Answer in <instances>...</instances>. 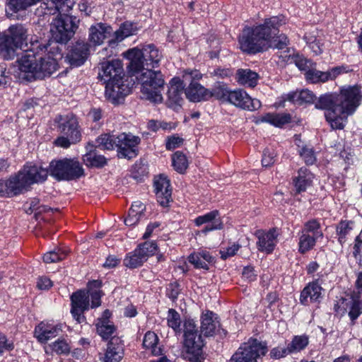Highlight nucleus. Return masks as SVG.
I'll return each mask as SVG.
<instances>
[{
  "label": "nucleus",
  "instance_id": "nucleus-47",
  "mask_svg": "<svg viewBox=\"0 0 362 362\" xmlns=\"http://www.w3.org/2000/svg\"><path fill=\"white\" fill-rule=\"evenodd\" d=\"M117 135L104 134L96 139L98 146L103 150H112L117 148Z\"/></svg>",
  "mask_w": 362,
  "mask_h": 362
},
{
  "label": "nucleus",
  "instance_id": "nucleus-54",
  "mask_svg": "<svg viewBox=\"0 0 362 362\" xmlns=\"http://www.w3.org/2000/svg\"><path fill=\"white\" fill-rule=\"evenodd\" d=\"M65 256L66 254L61 249H57L45 254L43 261L47 264L54 263L62 260L65 258Z\"/></svg>",
  "mask_w": 362,
  "mask_h": 362
},
{
  "label": "nucleus",
  "instance_id": "nucleus-36",
  "mask_svg": "<svg viewBox=\"0 0 362 362\" xmlns=\"http://www.w3.org/2000/svg\"><path fill=\"white\" fill-rule=\"evenodd\" d=\"M188 260L195 268L208 269V265L212 262L213 257L209 252L202 250L191 254Z\"/></svg>",
  "mask_w": 362,
  "mask_h": 362
},
{
  "label": "nucleus",
  "instance_id": "nucleus-50",
  "mask_svg": "<svg viewBox=\"0 0 362 362\" xmlns=\"http://www.w3.org/2000/svg\"><path fill=\"white\" fill-rule=\"evenodd\" d=\"M96 328L98 334L104 340L112 339V335L115 331V327L112 322H105V321H98Z\"/></svg>",
  "mask_w": 362,
  "mask_h": 362
},
{
  "label": "nucleus",
  "instance_id": "nucleus-21",
  "mask_svg": "<svg viewBox=\"0 0 362 362\" xmlns=\"http://www.w3.org/2000/svg\"><path fill=\"white\" fill-rule=\"evenodd\" d=\"M278 235L275 228L270 229L267 232L263 230L257 231L256 236L258 238L257 242L258 250L267 254L272 253L277 243Z\"/></svg>",
  "mask_w": 362,
  "mask_h": 362
},
{
  "label": "nucleus",
  "instance_id": "nucleus-10",
  "mask_svg": "<svg viewBox=\"0 0 362 362\" xmlns=\"http://www.w3.org/2000/svg\"><path fill=\"white\" fill-rule=\"evenodd\" d=\"M55 122L58 132L62 134L54 141L56 146L67 148L71 144L81 141V134L75 115L71 113L58 115L55 118Z\"/></svg>",
  "mask_w": 362,
  "mask_h": 362
},
{
  "label": "nucleus",
  "instance_id": "nucleus-6",
  "mask_svg": "<svg viewBox=\"0 0 362 362\" xmlns=\"http://www.w3.org/2000/svg\"><path fill=\"white\" fill-rule=\"evenodd\" d=\"M101 285L100 281L93 280L88 283L87 291H78L71 295V313L77 322L82 323L85 321L83 313L90 308V297L91 298L90 308H95L100 305Z\"/></svg>",
  "mask_w": 362,
  "mask_h": 362
},
{
  "label": "nucleus",
  "instance_id": "nucleus-4",
  "mask_svg": "<svg viewBox=\"0 0 362 362\" xmlns=\"http://www.w3.org/2000/svg\"><path fill=\"white\" fill-rule=\"evenodd\" d=\"M28 29L25 25L16 23L8 29L0 33V55L5 59H13L17 49H23L25 53L29 52Z\"/></svg>",
  "mask_w": 362,
  "mask_h": 362
},
{
  "label": "nucleus",
  "instance_id": "nucleus-23",
  "mask_svg": "<svg viewBox=\"0 0 362 362\" xmlns=\"http://www.w3.org/2000/svg\"><path fill=\"white\" fill-rule=\"evenodd\" d=\"M344 69L343 66H336L327 71L311 69L305 72V78L308 81L313 83H325L327 81L335 79L342 73Z\"/></svg>",
  "mask_w": 362,
  "mask_h": 362
},
{
  "label": "nucleus",
  "instance_id": "nucleus-1",
  "mask_svg": "<svg viewBox=\"0 0 362 362\" xmlns=\"http://www.w3.org/2000/svg\"><path fill=\"white\" fill-rule=\"evenodd\" d=\"M62 50L56 43L44 44L30 39V49L18 62L20 80L33 81L49 77L59 69Z\"/></svg>",
  "mask_w": 362,
  "mask_h": 362
},
{
  "label": "nucleus",
  "instance_id": "nucleus-18",
  "mask_svg": "<svg viewBox=\"0 0 362 362\" xmlns=\"http://www.w3.org/2000/svg\"><path fill=\"white\" fill-rule=\"evenodd\" d=\"M357 291H354L350 300L346 303L348 315L352 324L362 314V272L358 274L356 280Z\"/></svg>",
  "mask_w": 362,
  "mask_h": 362
},
{
  "label": "nucleus",
  "instance_id": "nucleus-42",
  "mask_svg": "<svg viewBox=\"0 0 362 362\" xmlns=\"http://www.w3.org/2000/svg\"><path fill=\"white\" fill-rule=\"evenodd\" d=\"M145 262V257L136 248L133 252L128 253L124 259V266L129 269L141 267Z\"/></svg>",
  "mask_w": 362,
  "mask_h": 362
},
{
  "label": "nucleus",
  "instance_id": "nucleus-39",
  "mask_svg": "<svg viewBox=\"0 0 362 362\" xmlns=\"http://www.w3.org/2000/svg\"><path fill=\"white\" fill-rule=\"evenodd\" d=\"M8 180L13 196L21 194L29 189L19 172L16 175L10 177Z\"/></svg>",
  "mask_w": 362,
  "mask_h": 362
},
{
  "label": "nucleus",
  "instance_id": "nucleus-31",
  "mask_svg": "<svg viewBox=\"0 0 362 362\" xmlns=\"http://www.w3.org/2000/svg\"><path fill=\"white\" fill-rule=\"evenodd\" d=\"M60 330L58 325L42 322L35 329V337L40 343H46L48 340L57 337Z\"/></svg>",
  "mask_w": 362,
  "mask_h": 362
},
{
  "label": "nucleus",
  "instance_id": "nucleus-56",
  "mask_svg": "<svg viewBox=\"0 0 362 362\" xmlns=\"http://www.w3.org/2000/svg\"><path fill=\"white\" fill-rule=\"evenodd\" d=\"M183 144V139L177 135H173L167 137L165 141V148L172 151L176 148L180 147Z\"/></svg>",
  "mask_w": 362,
  "mask_h": 362
},
{
  "label": "nucleus",
  "instance_id": "nucleus-5",
  "mask_svg": "<svg viewBox=\"0 0 362 362\" xmlns=\"http://www.w3.org/2000/svg\"><path fill=\"white\" fill-rule=\"evenodd\" d=\"M340 107L325 112L326 120L333 129H342L345 126L347 117L352 115L359 106L362 98L360 89L344 90Z\"/></svg>",
  "mask_w": 362,
  "mask_h": 362
},
{
  "label": "nucleus",
  "instance_id": "nucleus-26",
  "mask_svg": "<svg viewBox=\"0 0 362 362\" xmlns=\"http://www.w3.org/2000/svg\"><path fill=\"white\" fill-rule=\"evenodd\" d=\"M201 332L206 337L215 335L220 329L218 316L212 311L206 310L201 315Z\"/></svg>",
  "mask_w": 362,
  "mask_h": 362
},
{
  "label": "nucleus",
  "instance_id": "nucleus-33",
  "mask_svg": "<svg viewBox=\"0 0 362 362\" xmlns=\"http://www.w3.org/2000/svg\"><path fill=\"white\" fill-rule=\"evenodd\" d=\"M93 144H88L86 147L88 152L83 155V161L89 168H103L106 165L107 160L104 156L98 154L93 151Z\"/></svg>",
  "mask_w": 362,
  "mask_h": 362
},
{
  "label": "nucleus",
  "instance_id": "nucleus-32",
  "mask_svg": "<svg viewBox=\"0 0 362 362\" xmlns=\"http://www.w3.org/2000/svg\"><path fill=\"white\" fill-rule=\"evenodd\" d=\"M123 346L119 338L113 337L107 344L103 361L104 362H119L123 357Z\"/></svg>",
  "mask_w": 362,
  "mask_h": 362
},
{
  "label": "nucleus",
  "instance_id": "nucleus-14",
  "mask_svg": "<svg viewBox=\"0 0 362 362\" xmlns=\"http://www.w3.org/2000/svg\"><path fill=\"white\" fill-rule=\"evenodd\" d=\"M202 76L203 74L197 69H186L183 71V81L189 83L185 89V94L191 102L197 103L211 98V90L197 82Z\"/></svg>",
  "mask_w": 362,
  "mask_h": 362
},
{
  "label": "nucleus",
  "instance_id": "nucleus-3",
  "mask_svg": "<svg viewBox=\"0 0 362 362\" xmlns=\"http://www.w3.org/2000/svg\"><path fill=\"white\" fill-rule=\"evenodd\" d=\"M100 79L105 84V96L112 103H117L131 93V87L123 80L122 61L112 59L100 64Z\"/></svg>",
  "mask_w": 362,
  "mask_h": 362
},
{
  "label": "nucleus",
  "instance_id": "nucleus-12",
  "mask_svg": "<svg viewBox=\"0 0 362 362\" xmlns=\"http://www.w3.org/2000/svg\"><path fill=\"white\" fill-rule=\"evenodd\" d=\"M50 175L57 180H73L84 175V170L77 159L64 158L49 164Z\"/></svg>",
  "mask_w": 362,
  "mask_h": 362
},
{
  "label": "nucleus",
  "instance_id": "nucleus-38",
  "mask_svg": "<svg viewBox=\"0 0 362 362\" xmlns=\"http://www.w3.org/2000/svg\"><path fill=\"white\" fill-rule=\"evenodd\" d=\"M295 142L296 145L298 148L300 156L305 160V163L308 165H313L316 160V157L313 148L307 145H303L298 135L295 136Z\"/></svg>",
  "mask_w": 362,
  "mask_h": 362
},
{
  "label": "nucleus",
  "instance_id": "nucleus-41",
  "mask_svg": "<svg viewBox=\"0 0 362 362\" xmlns=\"http://www.w3.org/2000/svg\"><path fill=\"white\" fill-rule=\"evenodd\" d=\"M278 31L276 33H272L270 37H269V48L278 49H286V54L284 56L281 55L280 57H282L284 59H286L287 57H290L289 51L288 50L287 45L288 40L287 37L285 35H280L279 37H275L277 34Z\"/></svg>",
  "mask_w": 362,
  "mask_h": 362
},
{
  "label": "nucleus",
  "instance_id": "nucleus-16",
  "mask_svg": "<svg viewBox=\"0 0 362 362\" xmlns=\"http://www.w3.org/2000/svg\"><path fill=\"white\" fill-rule=\"evenodd\" d=\"M117 156L121 158L132 159L139 154L141 138L132 133L123 132L117 135Z\"/></svg>",
  "mask_w": 362,
  "mask_h": 362
},
{
  "label": "nucleus",
  "instance_id": "nucleus-22",
  "mask_svg": "<svg viewBox=\"0 0 362 362\" xmlns=\"http://www.w3.org/2000/svg\"><path fill=\"white\" fill-rule=\"evenodd\" d=\"M89 48L90 45L88 42H76L67 54L66 61L74 66H81L87 59L89 54Z\"/></svg>",
  "mask_w": 362,
  "mask_h": 362
},
{
  "label": "nucleus",
  "instance_id": "nucleus-55",
  "mask_svg": "<svg viewBox=\"0 0 362 362\" xmlns=\"http://www.w3.org/2000/svg\"><path fill=\"white\" fill-rule=\"evenodd\" d=\"M289 354H291V353L288 345L286 346H278L274 347L269 353L270 357L274 359H279Z\"/></svg>",
  "mask_w": 362,
  "mask_h": 362
},
{
  "label": "nucleus",
  "instance_id": "nucleus-8",
  "mask_svg": "<svg viewBox=\"0 0 362 362\" xmlns=\"http://www.w3.org/2000/svg\"><path fill=\"white\" fill-rule=\"evenodd\" d=\"M40 0H6V12L8 13H16L20 11L25 10L28 7L35 5ZM74 6L72 0H42L40 8L45 15H54L68 13Z\"/></svg>",
  "mask_w": 362,
  "mask_h": 362
},
{
  "label": "nucleus",
  "instance_id": "nucleus-24",
  "mask_svg": "<svg viewBox=\"0 0 362 362\" xmlns=\"http://www.w3.org/2000/svg\"><path fill=\"white\" fill-rule=\"evenodd\" d=\"M194 223L197 226H200L203 224L207 225L199 233L206 234L209 231L214 230L221 229L223 227V223L220 219L219 213L217 210H214L206 213L202 216H199L194 219Z\"/></svg>",
  "mask_w": 362,
  "mask_h": 362
},
{
  "label": "nucleus",
  "instance_id": "nucleus-19",
  "mask_svg": "<svg viewBox=\"0 0 362 362\" xmlns=\"http://www.w3.org/2000/svg\"><path fill=\"white\" fill-rule=\"evenodd\" d=\"M19 173L29 188L32 185L46 180L48 175L45 168L32 163L25 164Z\"/></svg>",
  "mask_w": 362,
  "mask_h": 362
},
{
  "label": "nucleus",
  "instance_id": "nucleus-35",
  "mask_svg": "<svg viewBox=\"0 0 362 362\" xmlns=\"http://www.w3.org/2000/svg\"><path fill=\"white\" fill-rule=\"evenodd\" d=\"M313 175L307 169L301 168L298 172V176L293 179L294 186L297 193L306 190L312 183Z\"/></svg>",
  "mask_w": 362,
  "mask_h": 362
},
{
  "label": "nucleus",
  "instance_id": "nucleus-57",
  "mask_svg": "<svg viewBox=\"0 0 362 362\" xmlns=\"http://www.w3.org/2000/svg\"><path fill=\"white\" fill-rule=\"evenodd\" d=\"M226 89L225 83L223 82L217 81L211 90V98L215 97L218 99H222L226 95Z\"/></svg>",
  "mask_w": 362,
  "mask_h": 362
},
{
  "label": "nucleus",
  "instance_id": "nucleus-27",
  "mask_svg": "<svg viewBox=\"0 0 362 362\" xmlns=\"http://www.w3.org/2000/svg\"><path fill=\"white\" fill-rule=\"evenodd\" d=\"M155 192L158 202L166 206L171 200L172 190L169 180L166 176L160 175L154 180Z\"/></svg>",
  "mask_w": 362,
  "mask_h": 362
},
{
  "label": "nucleus",
  "instance_id": "nucleus-48",
  "mask_svg": "<svg viewBox=\"0 0 362 362\" xmlns=\"http://www.w3.org/2000/svg\"><path fill=\"white\" fill-rule=\"evenodd\" d=\"M318 238L315 236L307 234L301 231V235L299 238V252L305 253L310 250L315 245L316 241Z\"/></svg>",
  "mask_w": 362,
  "mask_h": 362
},
{
  "label": "nucleus",
  "instance_id": "nucleus-25",
  "mask_svg": "<svg viewBox=\"0 0 362 362\" xmlns=\"http://www.w3.org/2000/svg\"><path fill=\"white\" fill-rule=\"evenodd\" d=\"M112 32V28L103 23L92 25L88 30V41L94 46L101 45Z\"/></svg>",
  "mask_w": 362,
  "mask_h": 362
},
{
  "label": "nucleus",
  "instance_id": "nucleus-37",
  "mask_svg": "<svg viewBox=\"0 0 362 362\" xmlns=\"http://www.w3.org/2000/svg\"><path fill=\"white\" fill-rule=\"evenodd\" d=\"M136 31V26L129 22L124 23L115 32V39L109 41V46H113L118 42L122 41L126 37L132 35Z\"/></svg>",
  "mask_w": 362,
  "mask_h": 362
},
{
  "label": "nucleus",
  "instance_id": "nucleus-53",
  "mask_svg": "<svg viewBox=\"0 0 362 362\" xmlns=\"http://www.w3.org/2000/svg\"><path fill=\"white\" fill-rule=\"evenodd\" d=\"M157 248L158 247L156 243L145 242L144 243L139 245L136 249L139 250L140 253L145 257V260L146 261L150 256L155 254Z\"/></svg>",
  "mask_w": 362,
  "mask_h": 362
},
{
  "label": "nucleus",
  "instance_id": "nucleus-49",
  "mask_svg": "<svg viewBox=\"0 0 362 362\" xmlns=\"http://www.w3.org/2000/svg\"><path fill=\"white\" fill-rule=\"evenodd\" d=\"M173 166L179 173L185 172L188 167V160L186 156L181 151H176L172 157Z\"/></svg>",
  "mask_w": 362,
  "mask_h": 362
},
{
  "label": "nucleus",
  "instance_id": "nucleus-2",
  "mask_svg": "<svg viewBox=\"0 0 362 362\" xmlns=\"http://www.w3.org/2000/svg\"><path fill=\"white\" fill-rule=\"evenodd\" d=\"M284 23L283 16H272L265 19L263 24L245 28L239 39L240 49L250 54L267 50L270 35L279 31V27Z\"/></svg>",
  "mask_w": 362,
  "mask_h": 362
},
{
  "label": "nucleus",
  "instance_id": "nucleus-60",
  "mask_svg": "<svg viewBox=\"0 0 362 362\" xmlns=\"http://www.w3.org/2000/svg\"><path fill=\"white\" fill-rule=\"evenodd\" d=\"M14 345L12 341H8L6 336L0 334V356L6 351L13 349Z\"/></svg>",
  "mask_w": 362,
  "mask_h": 362
},
{
  "label": "nucleus",
  "instance_id": "nucleus-30",
  "mask_svg": "<svg viewBox=\"0 0 362 362\" xmlns=\"http://www.w3.org/2000/svg\"><path fill=\"white\" fill-rule=\"evenodd\" d=\"M291 116L288 113H267L256 118L255 123H268L276 127L281 128L285 124L290 123Z\"/></svg>",
  "mask_w": 362,
  "mask_h": 362
},
{
  "label": "nucleus",
  "instance_id": "nucleus-46",
  "mask_svg": "<svg viewBox=\"0 0 362 362\" xmlns=\"http://www.w3.org/2000/svg\"><path fill=\"white\" fill-rule=\"evenodd\" d=\"M309 344V338L307 335H296L292 338L288 346L292 354L298 353L304 350Z\"/></svg>",
  "mask_w": 362,
  "mask_h": 362
},
{
  "label": "nucleus",
  "instance_id": "nucleus-51",
  "mask_svg": "<svg viewBox=\"0 0 362 362\" xmlns=\"http://www.w3.org/2000/svg\"><path fill=\"white\" fill-rule=\"evenodd\" d=\"M320 228V223L316 219H312L304 224L302 231L307 234L312 233V235L319 238L323 237Z\"/></svg>",
  "mask_w": 362,
  "mask_h": 362
},
{
  "label": "nucleus",
  "instance_id": "nucleus-17",
  "mask_svg": "<svg viewBox=\"0 0 362 362\" xmlns=\"http://www.w3.org/2000/svg\"><path fill=\"white\" fill-rule=\"evenodd\" d=\"M228 102L240 109L255 111L261 107V102L257 98H252L245 90L238 88L228 90Z\"/></svg>",
  "mask_w": 362,
  "mask_h": 362
},
{
  "label": "nucleus",
  "instance_id": "nucleus-15",
  "mask_svg": "<svg viewBox=\"0 0 362 362\" xmlns=\"http://www.w3.org/2000/svg\"><path fill=\"white\" fill-rule=\"evenodd\" d=\"M267 351L265 344L256 339H250L238 348L231 356L230 362H256L257 358L264 356Z\"/></svg>",
  "mask_w": 362,
  "mask_h": 362
},
{
  "label": "nucleus",
  "instance_id": "nucleus-44",
  "mask_svg": "<svg viewBox=\"0 0 362 362\" xmlns=\"http://www.w3.org/2000/svg\"><path fill=\"white\" fill-rule=\"evenodd\" d=\"M354 229V222L351 221H341L336 227L338 240L342 245L350 235Z\"/></svg>",
  "mask_w": 362,
  "mask_h": 362
},
{
  "label": "nucleus",
  "instance_id": "nucleus-61",
  "mask_svg": "<svg viewBox=\"0 0 362 362\" xmlns=\"http://www.w3.org/2000/svg\"><path fill=\"white\" fill-rule=\"evenodd\" d=\"M141 216L136 215L133 211H129L128 216L124 219L127 226H132L136 225Z\"/></svg>",
  "mask_w": 362,
  "mask_h": 362
},
{
  "label": "nucleus",
  "instance_id": "nucleus-52",
  "mask_svg": "<svg viewBox=\"0 0 362 362\" xmlns=\"http://www.w3.org/2000/svg\"><path fill=\"white\" fill-rule=\"evenodd\" d=\"M180 314L174 309H169L167 316L168 325L174 331L179 332L180 330Z\"/></svg>",
  "mask_w": 362,
  "mask_h": 362
},
{
  "label": "nucleus",
  "instance_id": "nucleus-62",
  "mask_svg": "<svg viewBox=\"0 0 362 362\" xmlns=\"http://www.w3.org/2000/svg\"><path fill=\"white\" fill-rule=\"evenodd\" d=\"M37 286L39 289L47 290L52 286V282L49 278L42 276L38 279Z\"/></svg>",
  "mask_w": 362,
  "mask_h": 362
},
{
  "label": "nucleus",
  "instance_id": "nucleus-7",
  "mask_svg": "<svg viewBox=\"0 0 362 362\" xmlns=\"http://www.w3.org/2000/svg\"><path fill=\"white\" fill-rule=\"evenodd\" d=\"M136 79L141 84L142 97L154 103H162V92L165 87L163 75L160 71L142 69L137 72Z\"/></svg>",
  "mask_w": 362,
  "mask_h": 362
},
{
  "label": "nucleus",
  "instance_id": "nucleus-20",
  "mask_svg": "<svg viewBox=\"0 0 362 362\" xmlns=\"http://www.w3.org/2000/svg\"><path fill=\"white\" fill-rule=\"evenodd\" d=\"M183 79L173 78L170 81V86L168 91V105L177 109L180 107L183 101L182 94L184 93L185 85Z\"/></svg>",
  "mask_w": 362,
  "mask_h": 362
},
{
  "label": "nucleus",
  "instance_id": "nucleus-43",
  "mask_svg": "<svg viewBox=\"0 0 362 362\" xmlns=\"http://www.w3.org/2000/svg\"><path fill=\"white\" fill-rule=\"evenodd\" d=\"M158 338L153 332H147L144 337L143 346L145 349L151 350L153 355L158 356L161 354V349L158 346Z\"/></svg>",
  "mask_w": 362,
  "mask_h": 362
},
{
  "label": "nucleus",
  "instance_id": "nucleus-28",
  "mask_svg": "<svg viewBox=\"0 0 362 362\" xmlns=\"http://www.w3.org/2000/svg\"><path fill=\"white\" fill-rule=\"evenodd\" d=\"M349 89H360L358 86H348L344 87L341 89L339 94H325L321 95L317 103H315V107L317 109L326 110V112L332 110L335 107H340L341 100V95L344 90H348Z\"/></svg>",
  "mask_w": 362,
  "mask_h": 362
},
{
  "label": "nucleus",
  "instance_id": "nucleus-40",
  "mask_svg": "<svg viewBox=\"0 0 362 362\" xmlns=\"http://www.w3.org/2000/svg\"><path fill=\"white\" fill-rule=\"evenodd\" d=\"M45 352L47 354H52L55 352L57 354H67L70 351V346L64 339H58L54 342L44 346Z\"/></svg>",
  "mask_w": 362,
  "mask_h": 362
},
{
  "label": "nucleus",
  "instance_id": "nucleus-63",
  "mask_svg": "<svg viewBox=\"0 0 362 362\" xmlns=\"http://www.w3.org/2000/svg\"><path fill=\"white\" fill-rule=\"evenodd\" d=\"M353 255L355 257H357L361 252L362 249V230L360 233L356 237L354 245Z\"/></svg>",
  "mask_w": 362,
  "mask_h": 362
},
{
  "label": "nucleus",
  "instance_id": "nucleus-64",
  "mask_svg": "<svg viewBox=\"0 0 362 362\" xmlns=\"http://www.w3.org/2000/svg\"><path fill=\"white\" fill-rule=\"evenodd\" d=\"M144 209V204L140 201H136L132 204L129 211H133L136 215L142 216Z\"/></svg>",
  "mask_w": 362,
  "mask_h": 362
},
{
  "label": "nucleus",
  "instance_id": "nucleus-45",
  "mask_svg": "<svg viewBox=\"0 0 362 362\" xmlns=\"http://www.w3.org/2000/svg\"><path fill=\"white\" fill-rule=\"evenodd\" d=\"M315 98L313 93L308 89L303 90L299 93L292 92L286 95V100L294 102L298 100L301 103H311Z\"/></svg>",
  "mask_w": 362,
  "mask_h": 362
},
{
  "label": "nucleus",
  "instance_id": "nucleus-29",
  "mask_svg": "<svg viewBox=\"0 0 362 362\" xmlns=\"http://www.w3.org/2000/svg\"><path fill=\"white\" fill-rule=\"evenodd\" d=\"M322 288L317 281L309 283L301 291L300 302L303 305H308L310 302L315 303L322 298Z\"/></svg>",
  "mask_w": 362,
  "mask_h": 362
},
{
  "label": "nucleus",
  "instance_id": "nucleus-9",
  "mask_svg": "<svg viewBox=\"0 0 362 362\" xmlns=\"http://www.w3.org/2000/svg\"><path fill=\"white\" fill-rule=\"evenodd\" d=\"M183 356L191 362H199L202 358L204 341L193 320H185L183 324Z\"/></svg>",
  "mask_w": 362,
  "mask_h": 362
},
{
  "label": "nucleus",
  "instance_id": "nucleus-34",
  "mask_svg": "<svg viewBox=\"0 0 362 362\" xmlns=\"http://www.w3.org/2000/svg\"><path fill=\"white\" fill-rule=\"evenodd\" d=\"M235 79L240 85L253 88L257 84L259 75L250 69H239L236 71Z\"/></svg>",
  "mask_w": 362,
  "mask_h": 362
},
{
  "label": "nucleus",
  "instance_id": "nucleus-59",
  "mask_svg": "<svg viewBox=\"0 0 362 362\" xmlns=\"http://www.w3.org/2000/svg\"><path fill=\"white\" fill-rule=\"evenodd\" d=\"M0 197H13L10 188L8 180H0Z\"/></svg>",
  "mask_w": 362,
  "mask_h": 362
},
{
  "label": "nucleus",
  "instance_id": "nucleus-13",
  "mask_svg": "<svg viewBox=\"0 0 362 362\" xmlns=\"http://www.w3.org/2000/svg\"><path fill=\"white\" fill-rule=\"evenodd\" d=\"M76 18L68 16L66 13H59L53 19L50 24V33L54 43H66L73 36L78 28Z\"/></svg>",
  "mask_w": 362,
  "mask_h": 362
},
{
  "label": "nucleus",
  "instance_id": "nucleus-11",
  "mask_svg": "<svg viewBox=\"0 0 362 362\" xmlns=\"http://www.w3.org/2000/svg\"><path fill=\"white\" fill-rule=\"evenodd\" d=\"M124 56L130 61L129 68L132 72L139 71L144 69V66H157L162 58L161 53L153 45H146L141 49H129Z\"/></svg>",
  "mask_w": 362,
  "mask_h": 362
},
{
  "label": "nucleus",
  "instance_id": "nucleus-58",
  "mask_svg": "<svg viewBox=\"0 0 362 362\" xmlns=\"http://www.w3.org/2000/svg\"><path fill=\"white\" fill-rule=\"evenodd\" d=\"M276 153L274 151L265 149L263 153L262 163L263 166L268 167L275 162Z\"/></svg>",
  "mask_w": 362,
  "mask_h": 362
}]
</instances>
